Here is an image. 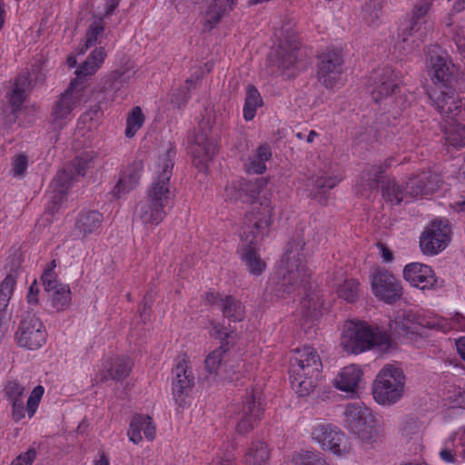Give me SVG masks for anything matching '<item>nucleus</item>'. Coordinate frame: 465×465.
Listing matches in <instances>:
<instances>
[{"mask_svg":"<svg viewBox=\"0 0 465 465\" xmlns=\"http://www.w3.org/2000/svg\"><path fill=\"white\" fill-rule=\"evenodd\" d=\"M103 223V215L97 211H87L82 213L76 223L75 227L84 236L95 232Z\"/></svg>","mask_w":465,"mask_h":465,"instance_id":"36","label":"nucleus"},{"mask_svg":"<svg viewBox=\"0 0 465 465\" xmlns=\"http://www.w3.org/2000/svg\"><path fill=\"white\" fill-rule=\"evenodd\" d=\"M132 361L126 357H114L111 360L110 366L105 368L99 375V381H104L111 380H123L126 378L132 369Z\"/></svg>","mask_w":465,"mask_h":465,"instance_id":"31","label":"nucleus"},{"mask_svg":"<svg viewBox=\"0 0 465 465\" xmlns=\"http://www.w3.org/2000/svg\"><path fill=\"white\" fill-rule=\"evenodd\" d=\"M45 336L44 325L39 318L30 312H25L15 333L17 344L29 350H36L45 344Z\"/></svg>","mask_w":465,"mask_h":465,"instance_id":"12","label":"nucleus"},{"mask_svg":"<svg viewBox=\"0 0 465 465\" xmlns=\"http://www.w3.org/2000/svg\"><path fill=\"white\" fill-rule=\"evenodd\" d=\"M390 337L384 332H374L362 323L347 322L341 337V347L351 354H358L373 346L388 345Z\"/></svg>","mask_w":465,"mask_h":465,"instance_id":"6","label":"nucleus"},{"mask_svg":"<svg viewBox=\"0 0 465 465\" xmlns=\"http://www.w3.org/2000/svg\"><path fill=\"white\" fill-rule=\"evenodd\" d=\"M333 287L336 288L338 296L348 302H354L360 293V284L353 278L347 279L345 272L340 269L334 272Z\"/></svg>","mask_w":465,"mask_h":465,"instance_id":"30","label":"nucleus"},{"mask_svg":"<svg viewBox=\"0 0 465 465\" xmlns=\"http://www.w3.org/2000/svg\"><path fill=\"white\" fill-rule=\"evenodd\" d=\"M447 143L454 147L465 146V125L454 123L445 128Z\"/></svg>","mask_w":465,"mask_h":465,"instance_id":"48","label":"nucleus"},{"mask_svg":"<svg viewBox=\"0 0 465 465\" xmlns=\"http://www.w3.org/2000/svg\"><path fill=\"white\" fill-rule=\"evenodd\" d=\"M83 97L84 88L79 85V80H72L67 89L54 104L51 113L52 121L61 124L69 119L73 111L80 105Z\"/></svg>","mask_w":465,"mask_h":465,"instance_id":"13","label":"nucleus"},{"mask_svg":"<svg viewBox=\"0 0 465 465\" xmlns=\"http://www.w3.org/2000/svg\"><path fill=\"white\" fill-rule=\"evenodd\" d=\"M142 432L148 440L152 441L155 439V426L152 422V418L136 414L130 421L127 436L132 442L138 444L143 440Z\"/></svg>","mask_w":465,"mask_h":465,"instance_id":"27","label":"nucleus"},{"mask_svg":"<svg viewBox=\"0 0 465 465\" xmlns=\"http://www.w3.org/2000/svg\"><path fill=\"white\" fill-rule=\"evenodd\" d=\"M422 425L416 420H407L401 428V437L407 442L418 444L422 438Z\"/></svg>","mask_w":465,"mask_h":465,"instance_id":"49","label":"nucleus"},{"mask_svg":"<svg viewBox=\"0 0 465 465\" xmlns=\"http://www.w3.org/2000/svg\"><path fill=\"white\" fill-rule=\"evenodd\" d=\"M175 150L169 147L160 153L154 167V177L147 191L146 198L158 206L166 208L173 198L170 180L173 175Z\"/></svg>","mask_w":465,"mask_h":465,"instance_id":"5","label":"nucleus"},{"mask_svg":"<svg viewBox=\"0 0 465 465\" xmlns=\"http://www.w3.org/2000/svg\"><path fill=\"white\" fill-rule=\"evenodd\" d=\"M221 309L223 316L232 322H241L245 316V308L242 303L231 295L221 299Z\"/></svg>","mask_w":465,"mask_h":465,"instance_id":"38","label":"nucleus"},{"mask_svg":"<svg viewBox=\"0 0 465 465\" xmlns=\"http://www.w3.org/2000/svg\"><path fill=\"white\" fill-rule=\"evenodd\" d=\"M322 366L321 358L314 348L304 346L293 351L290 360V380L298 396L306 397L314 391Z\"/></svg>","mask_w":465,"mask_h":465,"instance_id":"1","label":"nucleus"},{"mask_svg":"<svg viewBox=\"0 0 465 465\" xmlns=\"http://www.w3.org/2000/svg\"><path fill=\"white\" fill-rule=\"evenodd\" d=\"M39 287L37 284L36 280H35L32 284L30 285L27 294H26V301L28 304L30 305H36L38 304V296H39Z\"/></svg>","mask_w":465,"mask_h":465,"instance_id":"61","label":"nucleus"},{"mask_svg":"<svg viewBox=\"0 0 465 465\" xmlns=\"http://www.w3.org/2000/svg\"><path fill=\"white\" fill-rule=\"evenodd\" d=\"M245 233V226L242 227V237L244 241L248 242L242 248L241 259L244 263L247 271L253 275L262 274L265 268L266 262L261 258L258 251L256 249V245L260 240L262 239L267 230L264 231L263 233H261L256 236V230L251 227L246 230Z\"/></svg>","mask_w":465,"mask_h":465,"instance_id":"18","label":"nucleus"},{"mask_svg":"<svg viewBox=\"0 0 465 465\" xmlns=\"http://www.w3.org/2000/svg\"><path fill=\"white\" fill-rule=\"evenodd\" d=\"M120 0H104V15H111L118 6Z\"/></svg>","mask_w":465,"mask_h":465,"instance_id":"63","label":"nucleus"},{"mask_svg":"<svg viewBox=\"0 0 465 465\" xmlns=\"http://www.w3.org/2000/svg\"><path fill=\"white\" fill-rule=\"evenodd\" d=\"M270 458V452L264 442L257 441L248 450L245 456L246 465H265Z\"/></svg>","mask_w":465,"mask_h":465,"instance_id":"43","label":"nucleus"},{"mask_svg":"<svg viewBox=\"0 0 465 465\" xmlns=\"http://www.w3.org/2000/svg\"><path fill=\"white\" fill-rule=\"evenodd\" d=\"M77 176L71 166L64 168L57 173L52 182V188L60 197L65 194L71 185L76 181Z\"/></svg>","mask_w":465,"mask_h":465,"instance_id":"42","label":"nucleus"},{"mask_svg":"<svg viewBox=\"0 0 465 465\" xmlns=\"http://www.w3.org/2000/svg\"><path fill=\"white\" fill-rule=\"evenodd\" d=\"M407 194H409L408 189H404L394 181H388L382 187L383 197L395 204L401 203Z\"/></svg>","mask_w":465,"mask_h":465,"instance_id":"50","label":"nucleus"},{"mask_svg":"<svg viewBox=\"0 0 465 465\" xmlns=\"http://www.w3.org/2000/svg\"><path fill=\"white\" fill-rule=\"evenodd\" d=\"M27 168V158L25 155H18L13 162V174L14 176L24 175Z\"/></svg>","mask_w":465,"mask_h":465,"instance_id":"58","label":"nucleus"},{"mask_svg":"<svg viewBox=\"0 0 465 465\" xmlns=\"http://www.w3.org/2000/svg\"><path fill=\"white\" fill-rule=\"evenodd\" d=\"M312 437L323 450H327L334 455H346L351 450L346 435L331 424L316 422L312 429Z\"/></svg>","mask_w":465,"mask_h":465,"instance_id":"10","label":"nucleus"},{"mask_svg":"<svg viewBox=\"0 0 465 465\" xmlns=\"http://www.w3.org/2000/svg\"><path fill=\"white\" fill-rule=\"evenodd\" d=\"M452 39L460 54L465 55V26L458 25L453 30Z\"/></svg>","mask_w":465,"mask_h":465,"instance_id":"55","label":"nucleus"},{"mask_svg":"<svg viewBox=\"0 0 465 465\" xmlns=\"http://www.w3.org/2000/svg\"><path fill=\"white\" fill-rule=\"evenodd\" d=\"M373 294L388 304L396 302L402 295V288L394 275L387 270L378 269L371 278Z\"/></svg>","mask_w":465,"mask_h":465,"instance_id":"17","label":"nucleus"},{"mask_svg":"<svg viewBox=\"0 0 465 465\" xmlns=\"http://www.w3.org/2000/svg\"><path fill=\"white\" fill-rule=\"evenodd\" d=\"M227 348L222 345L213 351L205 359V369L210 374H218L223 362H225Z\"/></svg>","mask_w":465,"mask_h":465,"instance_id":"47","label":"nucleus"},{"mask_svg":"<svg viewBox=\"0 0 465 465\" xmlns=\"http://www.w3.org/2000/svg\"><path fill=\"white\" fill-rule=\"evenodd\" d=\"M440 183L441 180L437 173L427 171L410 178L406 185L410 195L418 196L433 193L440 188Z\"/></svg>","mask_w":465,"mask_h":465,"instance_id":"25","label":"nucleus"},{"mask_svg":"<svg viewBox=\"0 0 465 465\" xmlns=\"http://www.w3.org/2000/svg\"><path fill=\"white\" fill-rule=\"evenodd\" d=\"M433 30V23H420L414 19L402 28L399 38L402 42V51L411 52L425 40L426 36Z\"/></svg>","mask_w":465,"mask_h":465,"instance_id":"23","label":"nucleus"},{"mask_svg":"<svg viewBox=\"0 0 465 465\" xmlns=\"http://www.w3.org/2000/svg\"><path fill=\"white\" fill-rule=\"evenodd\" d=\"M188 91L189 88L187 86L175 90L171 94V103L175 104L176 106H181L184 104L188 99Z\"/></svg>","mask_w":465,"mask_h":465,"instance_id":"57","label":"nucleus"},{"mask_svg":"<svg viewBox=\"0 0 465 465\" xmlns=\"http://www.w3.org/2000/svg\"><path fill=\"white\" fill-rule=\"evenodd\" d=\"M105 35L104 23L101 19L93 21L86 32L84 43L76 50L78 54H84L95 45H102Z\"/></svg>","mask_w":465,"mask_h":465,"instance_id":"33","label":"nucleus"},{"mask_svg":"<svg viewBox=\"0 0 465 465\" xmlns=\"http://www.w3.org/2000/svg\"><path fill=\"white\" fill-rule=\"evenodd\" d=\"M282 49H283L282 45H280L279 51H278V56H279L278 66L285 69V68H289L291 65H292L295 63L296 56L294 55L293 52H288L286 54H283Z\"/></svg>","mask_w":465,"mask_h":465,"instance_id":"56","label":"nucleus"},{"mask_svg":"<svg viewBox=\"0 0 465 465\" xmlns=\"http://www.w3.org/2000/svg\"><path fill=\"white\" fill-rule=\"evenodd\" d=\"M266 185L267 181L263 178L248 181L242 184V191L252 203V210L245 216V233L247 229L252 227L256 230L257 236L263 233L270 225L272 206Z\"/></svg>","mask_w":465,"mask_h":465,"instance_id":"3","label":"nucleus"},{"mask_svg":"<svg viewBox=\"0 0 465 465\" xmlns=\"http://www.w3.org/2000/svg\"><path fill=\"white\" fill-rule=\"evenodd\" d=\"M263 414L261 392L252 391L236 412V430L240 433L251 430Z\"/></svg>","mask_w":465,"mask_h":465,"instance_id":"16","label":"nucleus"},{"mask_svg":"<svg viewBox=\"0 0 465 465\" xmlns=\"http://www.w3.org/2000/svg\"><path fill=\"white\" fill-rule=\"evenodd\" d=\"M440 457L446 462H455V453L450 448H443L440 451Z\"/></svg>","mask_w":465,"mask_h":465,"instance_id":"62","label":"nucleus"},{"mask_svg":"<svg viewBox=\"0 0 465 465\" xmlns=\"http://www.w3.org/2000/svg\"><path fill=\"white\" fill-rule=\"evenodd\" d=\"M41 281L45 291L52 292V305L57 311L67 309L71 303V291L68 285L58 282L57 277L52 269H45Z\"/></svg>","mask_w":465,"mask_h":465,"instance_id":"21","label":"nucleus"},{"mask_svg":"<svg viewBox=\"0 0 465 465\" xmlns=\"http://www.w3.org/2000/svg\"><path fill=\"white\" fill-rule=\"evenodd\" d=\"M414 315L411 312H399L393 322L391 324V328L396 332L401 333L408 331L411 332L418 331V325H420Z\"/></svg>","mask_w":465,"mask_h":465,"instance_id":"46","label":"nucleus"},{"mask_svg":"<svg viewBox=\"0 0 465 465\" xmlns=\"http://www.w3.org/2000/svg\"><path fill=\"white\" fill-rule=\"evenodd\" d=\"M303 246L304 242H293L282 256L277 271L280 280L277 295L289 294L307 282L309 272L302 252Z\"/></svg>","mask_w":465,"mask_h":465,"instance_id":"2","label":"nucleus"},{"mask_svg":"<svg viewBox=\"0 0 465 465\" xmlns=\"http://www.w3.org/2000/svg\"><path fill=\"white\" fill-rule=\"evenodd\" d=\"M173 393L175 397L187 395L194 384V377L188 357L183 355L173 371Z\"/></svg>","mask_w":465,"mask_h":465,"instance_id":"24","label":"nucleus"},{"mask_svg":"<svg viewBox=\"0 0 465 465\" xmlns=\"http://www.w3.org/2000/svg\"><path fill=\"white\" fill-rule=\"evenodd\" d=\"M429 96L435 109L447 121L455 120L463 110L462 99L449 83L431 86Z\"/></svg>","mask_w":465,"mask_h":465,"instance_id":"9","label":"nucleus"},{"mask_svg":"<svg viewBox=\"0 0 465 465\" xmlns=\"http://www.w3.org/2000/svg\"><path fill=\"white\" fill-rule=\"evenodd\" d=\"M30 86L31 81L28 73H22L16 77L13 92L9 96V102L14 110L21 107L30 90Z\"/></svg>","mask_w":465,"mask_h":465,"instance_id":"37","label":"nucleus"},{"mask_svg":"<svg viewBox=\"0 0 465 465\" xmlns=\"http://www.w3.org/2000/svg\"><path fill=\"white\" fill-rule=\"evenodd\" d=\"M36 458V451L34 449L28 450L26 452L19 455L11 465H31Z\"/></svg>","mask_w":465,"mask_h":465,"instance_id":"59","label":"nucleus"},{"mask_svg":"<svg viewBox=\"0 0 465 465\" xmlns=\"http://www.w3.org/2000/svg\"><path fill=\"white\" fill-rule=\"evenodd\" d=\"M25 391V386L17 380L8 381L5 388V397L12 407V418L15 422L24 419L26 412L29 418L35 415L45 389L41 385L35 387L27 399L26 407L24 403Z\"/></svg>","mask_w":465,"mask_h":465,"instance_id":"8","label":"nucleus"},{"mask_svg":"<svg viewBox=\"0 0 465 465\" xmlns=\"http://www.w3.org/2000/svg\"><path fill=\"white\" fill-rule=\"evenodd\" d=\"M105 57L106 52L104 47L95 48L75 71V74L77 76L76 79L78 80V78L90 76L95 74L102 66Z\"/></svg>","mask_w":465,"mask_h":465,"instance_id":"35","label":"nucleus"},{"mask_svg":"<svg viewBox=\"0 0 465 465\" xmlns=\"http://www.w3.org/2000/svg\"><path fill=\"white\" fill-rule=\"evenodd\" d=\"M343 73V59L339 50H329L319 56L318 80L327 88L338 84Z\"/></svg>","mask_w":465,"mask_h":465,"instance_id":"15","label":"nucleus"},{"mask_svg":"<svg viewBox=\"0 0 465 465\" xmlns=\"http://www.w3.org/2000/svg\"><path fill=\"white\" fill-rule=\"evenodd\" d=\"M292 461L294 465H330L322 454L308 450L300 452Z\"/></svg>","mask_w":465,"mask_h":465,"instance_id":"53","label":"nucleus"},{"mask_svg":"<svg viewBox=\"0 0 465 465\" xmlns=\"http://www.w3.org/2000/svg\"><path fill=\"white\" fill-rule=\"evenodd\" d=\"M362 377V370L355 364H351L341 370L335 377L333 384L338 390L355 395Z\"/></svg>","mask_w":465,"mask_h":465,"instance_id":"26","label":"nucleus"},{"mask_svg":"<svg viewBox=\"0 0 465 465\" xmlns=\"http://www.w3.org/2000/svg\"><path fill=\"white\" fill-rule=\"evenodd\" d=\"M344 424L360 443L367 448H373L382 438L379 420L371 409L363 404L351 403L344 411Z\"/></svg>","mask_w":465,"mask_h":465,"instance_id":"4","label":"nucleus"},{"mask_svg":"<svg viewBox=\"0 0 465 465\" xmlns=\"http://www.w3.org/2000/svg\"><path fill=\"white\" fill-rule=\"evenodd\" d=\"M18 262H13L10 266L9 272L6 273L5 278L0 283V312H4L7 307L11 297L13 296L16 280L18 277Z\"/></svg>","mask_w":465,"mask_h":465,"instance_id":"34","label":"nucleus"},{"mask_svg":"<svg viewBox=\"0 0 465 465\" xmlns=\"http://www.w3.org/2000/svg\"><path fill=\"white\" fill-rule=\"evenodd\" d=\"M209 333L211 336L221 340H223L228 336L226 329L222 324L214 321L210 322Z\"/></svg>","mask_w":465,"mask_h":465,"instance_id":"60","label":"nucleus"},{"mask_svg":"<svg viewBox=\"0 0 465 465\" xmlns=\"http://www.w3.org/2000/svg\"><path fill=\"white\" fill-rule=\"evenodd\" d=\"M372 99L379 103L396 92L399 87L398 74L391 67H383L375 70L371 75Z\"/></svg>","mask_w":465,"mask_h":465,"instance_id":"19","label":"nucleus"},{"mask_svg":"<svg viewBox=\"0 0 465 465\" xmlns=\"http://www.w3.org/2000/svg\"><path fill=\"white\" fill-rule=\"evenodd\" d=\"M207 124H200L198 130L191 142V153L193 164L201 172H206L209 163L213 161L217 152V142L211 135L210 129L205 128Z\"/></svg>","mask_w":465,"mask_h":465,"instance_id":"11","label":"nucleus"},{"mask_svg":"<svg viewBox=\"0 0 465 465\" xmlns=\"http://www.w3.org/2000/svg\"><path fill=\"white\" fill-rule=\"evenodd\" d=\"M271 156L272 153L269 145L262 144L259 146L254 154L249 158V163L246 164L247 173L260 174L265 172V163Z\"/></svg>","mask_w":465,"mask_h":465,"instance_id":"39","label":"nucleus"},{"mask_svg":"<svg viewBox=\"0 0 465 465\" xmlns=\"http://www.w3.org/2000/svg\"><path fill=\"white\" fill-rule=\"evenodd\" d=\"M450 241V228L448 222H432L422 232L420 246L423 253L433 255L444 250Z\"/></svg>","mask_w":465,"mask_h":465,"instance_id":"14","label":"nucleus"},{"mask_svg":"<svg viewBox=\"0 0 465 465\" xmlns=\"http://www.w3.org/2000/svg\"><path fill=\"white\" fill-rule=\"evenodd\" d=\"M403 275L405 280L412 286L421 290L441 286V283H438V280L432 269L423 263L412 262L407 264L404 267Z\"/></svg>","mask_w":465,"mask_h":465,"instance_id":"22","label":"nucleus"},{"mask_svg":"<svg viewBox=\"0 0 465 465\" xmlns=\"http://www.w3.org/2000/svg\"><path fill=\"white\" fill-rule=\"evenodd\" d=\"M338 183L335 177H323L318 176L312 181V189L309 196L317 200L320 204L324 205L327 203L325 193L327 191L332 189Z\"/></svg>","mask_w":465,"mask_h":465,"instance_id":"40","label":"nucleus"},{"mask_svg":"<svg viewBox=\"0 0 465 465\" xmlns=\"http://www.w3.org/2000/svg\"><path fill=\"white\" fill-rule=\"evenodd\" d=\"M391 159H387L383 164L371 165L363 170L360 183L362 195L365 193L377 189L380 180L382 178V173L391 164Z\"/></svg>","mask_w":465,"mask_h":465,"instance_id":"32","label":"nucleus"},{"mask_svg":"<svg viewBox=\"0 0 465 465\" xmlns=\"http://www.w3.org/2000/svg\"><path fill=\"white\" fill-rule=\"evenodd\" d=\"M165 215L164 208L158 206L147 198L137 204L134 212V219L140 221L145 226L158 225Z\"/></svg>","mask_w":465,"mask_h":465,"instance_id":"28","label":"nucleus"},{"mask_svg":"<svg viewBox=\"0 0 465 465\" xmlns=\"http://www.w3.org/2000/svg\"><path fill=\"white\" fill-rule=\"evenodd\" d=\"M231 10L230 4L225 0H213L205 14V26H209V29L213 28Z\"/></svg>","mask_w":465,"mask_h":465,"instance_id":"41","label":"nucleus"},{"mask_svg":"<svg viewBox=\"0 0 465 465\" xmlns=\"http://www.w3.org/2000/svg\"><path fill=\"white\" fill-rule=\"evenodd\" d=\"M221 299H223V297L215 292H210L205 294V301L211 305L217 304L221 307Z\"/></svg>","mask_w":465,"mask_h":465,"instance_id":"64","label":"nucleus"},{"mask_svg":"<svg viewBox=\"0 0 465 465\" xmlns=\"http://www.w3.org/2000/svg\"><path fill=\"white\" fill-rule=\"evenodd\" d=\"M143 121L144 116L141 108L134 107L126 121L125 135L129 138L133 137L142 127Z\"/></svg>","mask_w":465,"mask_h":465,"instance_id":"52","label":"nucleus"},{"mask_svg":"<svg viewBox=\"0 0 465 465\" xmlns=\"http://www.w3.org/2000/svg\"><path fill=\"white\" fill-rule=\"evenodd\" d=\"M262 105V99L258 90L249 85L246 91L245 104L243 107V117L246 121H251L256 114L258 107Z\"/></svg>","mask_w":465,"mask_h":465,"instance_id":"45","label":"nucleus"},{"mask_svg":"<svg viewBox=\"0 0 465 465\" xmlns=\"http://www.w3.org/2000/svg\"><path fill=\"white\" fill-rule=\"evenodd\" d=\"M370 2H373L372 5L371 3L367 4L364 9L363 19L370 25H374L376 20L380 17V11L382 7L383 0H370Z\"/></svg>","mask_w":465,"mask_h":465,"instance_id":"54","label":"nucleus"},{"mask_svg":"<svg viewBox=\"0 0 465 465\" xmlns=\"http://www.w3.org/2000/svg\"><path fill=\"white\" fill-rule=\"evenodd\" d=\"M428 65L432 74L433 85L450 82L453 64L448 53L440 46L433 45L429 48Z\"/></svg>","mask_w":465,"mask_h":465,"instance_id":"20","label":"nucleus"},{"mask_svg":"<svg viewBox=\"0 0 465 465\" xmlns=\"http://www.w3.org/2000/svg\"><path fill=\"white\" fill-rule=\"evenodd\" d=\"M405 376L401 369L386 365L377 375L373 384V397L380 404L398 401L404 391Z\"/></svg>","mask_w":465,"mask_h":465,"instance_id":"7","label":"nucleus"},{"mask_svg":"<svg viewBox=\"0 0 465 465\" xmlns=\"http://www.w3.org/2000/svg\"><path fill=\"white\" fill-rule=\"evenodd\" d=\"M98 165V155L94 152H85L77 157L71 168L77 177L84 176L87 172Z\"/></svg>","mask_w":465,"mask_h":465,"instance_id":"44","label":"nucleus"},{"mask_svg":"<svg viewBox=\"0 0 465 465\" xmlns=\"http://www.w3.org/2000/svg\"><path fill=\"white\" fill-rule=\"evenodd\" d=\"M142 169V163L134 162L123 171L118 183L112 192L115 198H120L124 194L128 193L138 184Z\"/></svg>","mask_w":465,"mask_h":465,"instance_id":"29","label":"nucleus"},{"mask_svg":"<svg viewBox=\"0 0 465 465\" xmlns=\"http://www.w3.org/2000/svg\"><path fill=\"white\" fill-rule=\"evenodd\" d=\"M435 0H417L412 12L411 19L421 23H433L430 20L429 14Z\"/></svg>","mask_w":465,"mask_h":465,"instance_id":"51","label":"nucleus"}]
</instances>
